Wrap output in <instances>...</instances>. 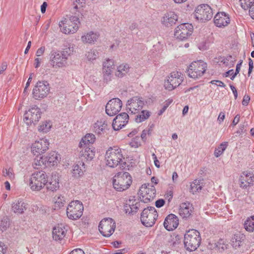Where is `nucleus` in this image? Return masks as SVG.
I'll use <instances>...</instances> for the list:
<instances>
[{"label":"nucleus","mask_w":254,"mask_h":254,"mask_svg":"<svg viewBox=\"0 0 254 254\" xmlns=\"http://www.w3.org/2000/svg\"><path fill=\"white\" fill-rule=\"evenodd\" d=\"M61 155L56 151H51L46 155L35 157L32 163L34 169H39L42 166L51 168L57 166L60 162Z\"/></svg>","instance_id":"nucleus-1"},{"label":"nucleus","mask_w":254,"mask_h":254,"mask_svg":"<svg viewBox=\"0 0 254 254\" xmlns=\"http://www.w3.org/2000/svg\"><path fill=\"white\" fill-rule=\"evenodd\" d=\"M123 152L121 148L117 146L110 147L105 154V163L110 168H116L120 166L124 160Z\"/></svg>","instance_id":"nucleus-2"},{"label":"nucleus","mask_w":254,"mask_h":254,"mask_svg":"<svg viewBox=\"0 0 254 254\" xmlns=\"http://www.w3.org/2000/svg\"><path fill=\"white\" fill-rule=\"evenodd\" d=\"M132 183V177L127 172H118L112 179L113 188L119 192H123L128 190Z\"/></svg>","instance_id":"nucleus-3"},{"label":"nucleus","mask_w":254,"mask_h":254,"mask_svg":"<svg viewBox=\"0 0 254 254\" xmlns=\"http://www.w3.org/2000/svg\"><path fill=\"white\" fill-rule=\"evenodd\" d=\"M47 174L43 170L34 172L29 178V186L32 191H39L45 186Z\"/></svg>","instance_id":"nucleus-4"},{"label":"nucleus","mask_w":254,"mask_h":254,"mask_svg":"<svg viewBox=\"0 0 254 254\" xmlns=\"http://www.w3.org/2000/svg\"><path fill=\"white\" fill-rule=\"evenodd\" d=\"M207 67V64L203 61H194L190 63L188 66L187 73L188 76L191 78L198 79L204 75Z\"/></svg>","instance_id":"nucleus-5"},{"label":"nucleus","mask_w":254,"mask_h":254,"mask_svg":"<svg viewBox=\"0 0 254 254\" xmlns=\"http://www.w3.org/2000/svg\"><path fill=\"white\" fill-rule=\"evenodd\" d=\"M80 24L79 18L75 16L64 18L59 22L60 31L65 34H74L77 31Z\"/></svg>","instance_id":"nucleus-6"},{"label":"nucleus","mask_w":254,"mask_h":254,"mask_svg":"<svg viewBox=\"0 0 254 254\" xmlns=\"http://www.w3.org/2000/svg\"><path fill=\"white\" fill-rule=\"evenodd\" d=\"M200 242V233L196 230H189L184 236L185 247L190 252L196 250L199 247Z\"/></svg>","instance_id":"nucleus-7"},{"label":"nucleus","mask_w":254,"mask_h":254,"mask_svg":"<svg viewBox=\"0 0 254 254\" xmlns=\"http://www.w3.org/2000/svg\"><path fill=\"white\" fill-rule=\"evenodd\" d=\"M84 206L78 200H72L68 203L66 209L67 217L71 220H77L83 215Z\"/></svg>","instance_id":"nucleus-8"},{"label":"nucleus","mask_w":254,"mask_h":254,"mask_svg":"<svg viewBox=\"0 0 254 254\" xmlns=\"http://www.w3.org/2000/svg\"><path fill=\"white\" fill-rule=\"evenodd\" d=\"M42 115L41 109L37 106H33L25 112L23 121L28 127L35 126L41 119Z\"/></svg>","instance_id":"nucleus-9"},{"label":"nucleus","mask_w":254,"mask_h":254,"mask_svg":"<svg viewBox=\"0 0 254 254\" xmlns=\"http://www.w3.org/2000/svg\"><path fill=\"white\" fill-rule=\"evenodd\" d=\"M50 142L46 137H42L35 140L30 145L31 153L35 156L43 155L49 149Z\"/></svg>","instance_id":"nucleus-10"},{"label":"nucleus","mask_w":254,"mask_h":254,"mask_svg":"<svg viewBox=\"0 0 254 254\" xmlns=\"http://www.w3.org/2000/svg\"><path fill=\"white\" fill-rule=\"evenodd\" d=\"M184 76L181 72L172 71L164 81V87L168 91H172L178 87L183 81Z\"/></svg>","instance_id":"nucleus-11"},{"label":"nucleus","mask_w":254,"mask_h":254,"mask_svg":"<svg viewBox=\"0 0 254 254\" xmlns=\"http://www.w3.org/2000/svg\"><path fill=\"white\" fill-rule=\"evenodd\" d=\"M193 26L189 23H182L177 26L174 30V37L180 41L188 40L192 34Z\"/></svg>","instance_id":"nucleus-12"},{"label":"nucleus","mask_w":254,"mask_h":254,"mask_svg":"<svg viewBox=\"0 0 254 254\" xmlns=\"http://www.w3.org/2000/svg\"><path fill=\"white\" fill-rule=\"evenodd\" d=\"M158 217V213L154 207L144 208L141 214V221L146 227H152Z\"/></svg>","instance_id":"nucleus-13"},{"label":"nucleus","mask_w":254,"mask_h":254,"mask_svg":"<svg viewBox=\"0 0 254 254\" xmlns=\"http://www.w3.org/2000/svg\"><path fill=\"white\" fill-rule=\"evenodd\" d=\"M194 15L198 21L202 22H205L212 18L213 16L212 9L208 4H200L196 7Z\"/></svg>","instance_id":"nucleus-14"},{"label":"nucleus","mask_w":254,"mask_h":254,"mask_svg":"<svg viewBox=\"0 0 254 254\" xmlns=\"http://www.w3.org/2000/svg\"><path fill=\"white\" fill-rule=\"evenodd\" d=\"M49 92L50 87L47 82L38 81L33 89V97L36 100H40L46 97Z\"/></svg>","instance_id":"nucleus-15"},{"label":"nucleus","mask_w":254,"mask_h":254,"mask_svg":"<svg viewBox=\"0 0 254 254\" xmlns=\"http://www.w3.org/2000/svg\"><path fill=\"white\" fill-rule=\"evenodd\" d=\"M138 194L142 201L148 202L155 197V188L149 184H143L139 189Z\"/></svg>","instance_id":"nucleus-16"},{"label":"nucleus","mask_w":254,"mask_h":254,"mask_svg":"<svg viewBox=\"0 0 254 254\" xmlns=\"http://www.w3.org/2000/svg\"><path fill=\"white\" fill-rule=\"evenodd\" d=\"M116 223L114 220L110 218L102 219L99 225V230L104 237L111 236L115 231Z\"/></svg>","instance_id":"nucleus-17"},{"label":"nucleus","mask_w":254,"mask_h":254,"mask_svg":"<svg viewBox=\"0 0 254 254\" xmlns=\"http://www.w3.org/2000/svg\"><path fill=\"white\" fill-rule=\"evenodd\" d=\"M144 101L141 98L133 97L128 100L127 108L128 113L132 114L139 113L144 106Z\"/></svg>","instance_id":"nucleus-18"},{"label":"nucleus","mask_w":254,"mask_h":254,"mask_svg":"<svg viewBox=\"0 0 254 254\" xmlns=\"http://www.w3.org/2000/svg\"><path fill=\"white\" fill-rule=\"evenodd\" d=\"M246 240V236L244 233L241 231H237L233 235L230 244L234 250L244 252V250L243 248Z\"/></svg>","instance_id":"nucleus-19"},{"label":"nucleus","mask_w":254,"mask_h":254,"mask_svg":"<svg viewBox=\"0 0 254 254\" xmlns=\"http://www.w3.org/2000/svg\"><path fill=\"white\" fill-rule=\"evenodd\" d=\"M115 69V62L110 59H106L102 64V74L104 80L106 81L111 80Z\"/></svg>","instance_id":"nucleus-20"},{"label":"nucleus","mask_w":254,"mask_h":254,"mask_svg":"<svg viewBox=\"0 0 254 254\" xmlns=\"http://www.w3.org/2000/svg\"><path fill=\"white\" fill-rule=\"evenodd\" d=\"M122 102L119 98L110 100L106 106V113L110 116L117 114L121 110Z\"/></svg>","instance_id":"nucleus-21"},{"label":"nucleus","mask_w":254,"mask_h":254,"mask_svg":"<svg viewBox=\"0 0 254 254\" xmlns=\"http://www.w3.org/2000/svg\"><path fill=\"white\" fill-rule=\"evenodd\" d=\"M46 184L45 186L46 190L49 191L55 192L58 190L60 187V177L56 173H53L48 177L47 176Z\"/></svg>","instance_id":"nucleus-22"},{"label":"nucleus","mask_w":254,"mask_h":254,"mask_svg":"<svg viewBox=\"0 0 254 254\" xmlns=\"http://www.w3.org/2000/svg\"><path fill=\"white\" fill-rule=\"evenodd\" d=\"M50 61L51 65L56 69L64 67L67 64L66 58L59 52H53L51 54Z\"/></svg>","instance_id":"nucleus-23"},{"label":"nucleus","mask_w":254,"mask_h":254,"mask_svg":"<svg viewBox=\"0 0 254 254\" xmlns=\"http://www.w3.org/2000/svg\"><path fill=\"white\" fill-rule=\"evenodd\" d=\"M230 15L224 12H217L214 17L215 25L219 28H224L230 24Z\"/></svg>","instance_id":"nucleus-24"},{"label":"nucleus","mask_w":254,"mask_h":254,"mask_svg":"<svg viewBox=\"0 0 254 254\" xmlns=\"http://www.w3.org/2000/svg\"><path fill=\"white\" fill-rule=\"evenodd\" d=\"M129 116L126 113H122L114 119L112 127L115 130H119L125 127L128 122Z\"/></svg>","instance_id":"nucleus-25"},{"label":"nucleus","mask_w":254,"mask_h":254,"mask_svg":"<svg viewBox=\"0 0 254 254\" xmlns=\"http://www.w3.org/2000/svg\"><path fill=\"white\" fill-rule=\"evenodd\" d=\"M254 180V174L250 171L243 172L239 179L240 187L244 189H247L253 184Z\"/></svg>","instance_id":"nucleus-26"},{"label":"nucleus","mask_w":254,"mask_h":254,"mask_svg":"<svg viewBox=\"0 0 254 254\" xmlns=\"http://www.w3.org/2000/svg\"><path fill=\"white\" fill-rule=\"evenodd\" d=\"M79 148V157L86 161L92 160L95 156V148L89 146L78 147Z\"/></svg>","instance_id":"nucleus-27"},{"label":"nucleus","mask_w":254,"mask_h":254,"mask_svg":"<svg viewBox=\"0 0 254 254\" xmlns=\"http://www.w3.org/2000/svg\"><path fill=\"white\" fill-rule=\"evenodd\" d=\"M164 226L168 231H173L179 225V219L175 214H170L165 219Z\"/></svg>","instance_id":"nucleus-28"},{"label":"nucleus","mask_w":254,"mask_h":254,"mask_svg":"<svg viewBox=\"0 0 254 254\" xmlns=\"http://www.w3.org/2000/svg\"><path fill=\"white\" fill-rule=\"evenodd\" d=\"M99 34L98 33L90 31L84 32L81 36V42L86 44H94L98 39Z\"/></svg>","instance_id":"nucleus-29"},{"label":"nucleus","mask_w":254,"mask_h":254,"mask_svg":"<svg viewBox=\"0 0 254 254\" xmlns=\"http://www.w3.org/2000/svg\"><path fill=\"white\" fill-rule=\"evenodd\" d=\"M178 16L174 11L167 12L163 16L161 22L167 27H171L175 24L178 21Z\"/></svg>","instance_id":"nucleus-30"},{"label":"nucleus","mask_w":254,"mask_h":254,"mask_svg":"<svg viewBox=\"0 0 254 254\" xmlns=\"http://www.w3.org/2000/svg\"><path fill=\"white\" fill-rule=\"evenodd\" d=\"M85 165L82 161H78L72 166L71 174L74 178H79L83 175L85 172Z\"/></svg>","instance_id":"nucleus-31"},{"label":"nucleus","mask_w":254,"mask_h":254,"mask_svg":"<svg viewBox=\"0 0 254 254\" xmlns=\"http://www.w3.org/2000/svg\"><path fill=\"white\" fill-rule=\"evenodd\" d=\"M66 234V230L64 226L58 225L53 230V238L56 241L63 240Z\"/></svg>","instance_id":"nucleus-32"},{"label":"nucleus","mask_w":254,"mask_h":254,"mask_svg":"<svg viewBox=\"0 0 254 254\" xmlns=\"http://www.w3.org/2000/svg\"><path fill=\"white\" fill-rule=\"evenodd\" d=\"M192 208V205L190 203H182L180 206L179 214L183 218H188L191 215Z\"/></svg>","instance_id":"nucleus-33"},{"label":"nucleus","mask_w":254,"mask_h":254,"mask_svg":"<svg viewBox=\"0 0 254 254\" xmlns=\"http://www.w3.org/2000/svg\"><path fill=\"white\" fill-rule=\"evenodd\" d=\"M65 202V199L63 195L57 194L53 198L52 207L54 210H59L64 205Z\"/></svg>","instance_id":"nucleus-34"},{"label":"nucleus","mask_w":254,"mask_h":254,"mask_svg":"<svg viewBox=\"0 0 254 254\" xmlns=\"http://www.w3.org/2000/svg\"><path fill=\"white\" fill-rule=\"evenodd\" d=\"M96 141V137L93 133H87L81 139L78 147L89 146L93 144Z\"/></svg>","instance_id":"nucleus-35"},{"label":"nucleus","mask_w":254,"mask_h":254,"mask_svg":"<svg viewBox=\"0 0 254 254\" xmlns=\"http://www.w3.org/2000/svg\"><path fill=\"white\" fill-rule=\"evenodd\" d=\"M53 127V123L50 120L42 121L37 127L38 131L42 133H47L50 132Z\"/></svg>","instance_id":"nucleus-36"},{"label":"nucleus","mask_w":254,"mask_h":254,"mask_svg":"<svg viewBox=\"0 0 254 254\" xmlns=\"http://www.w3.org/2000/svg\"><path fill=\"white\" fill-rule=\"evenodd\" d=\"M129 68V65L127 63L120 64L117 67L116 75L119 77H122L128 72Z\"/></svg>","instance_id":"nucleus-37"},{"label":"nucleus","mask_w":254,"mask_h":254,"mask_svg":"<svg viewBox=\"0 0 254 254\" xmlns=\"http://www.w3.org/2000/svg\"><path fill=\"white\" fill-rule=\"evenodd\" d=\"M26 204L22 200H18L14 202L12 206V210L17 214H22L26 210Z\"/></svg>","instance_id":"nucleus-38"},{"label":"nucleus","mask_w":254,"mask_h":254,"mask_svg":"<svg viewBox=\"0 0 254 254\" xmlns=\"http://www.w3.org/2000/svg\"><path fill=\"white\" fill-rule=\"evenodd\" d=\"M137 203L135 200L129 199L128 201L125 205L124 208L126 213L130 214L136 211L138 208Z\"/></svg>","instance_id":"nucleus-39"},{"label":"nucleus","mask_w":254,"mask_h":254,"mask_svg":"<svg viewBox=\"0 0 254 254\" xmlns=\"http://www.w3.org/2000/svg\"><path fill=\"white\" fill-rule=\"evenodd\" d=\"M202 188L201 181L199 180L195 179L190 183V192L192 194H194L197 192L200 191Z\"/></svg>","instance_id":"nucleus-40"},{"label":"nucleus","mask_w":254,"mask_h":254,"mask_svg":"<svg viewBox=\"0 0 254 254\" xmlns=\"http://www.w3.org/2000/svg\"><path fill=\"white\" fill-rule=\"evenodd\" d=\"M245 229L249 232L254 231V216L248 217L244 223Z\"/></svg>","instance_id":"nucleus-41"},{"label":"nucleus","mask_w":254,"mask_h":254,"mask_svg":"<svg viewBox=\"0 0 254 254\" xmlns=\"http://www.w3.org/2000/svg\"><path fill=\"white\" fill-rule=\"evenodd\" d=\"M107 125L104 121H98L94 124V131L96 133L100 134L107 128Z\"/></svg>","instance_id":"nucleus-42"},{"label":"nucleus","mask_w":254,"mask_h":254,"mask_svg":"<svg viewBox=\"0 0 254 254\" xmlns=\"http://www.w3.org/2000/svg\"><path fill=\"white\" fill-rule=\"evenodd\" d=\"M228 145L227 141L221 143L217 148H215L214 155L216 157L220 156L226 150Z\"/></svg>","instance_id":"nucleus-43"},{"label":"nucleus","mask_w":254,"mask_h":254,"mask_svg":"<svg viewBox=\"0 0 254 254\" xmlns=\"http://www.w3.org/2000/svg\"><path fill=\"white\" fill-rule=\"evenodd\" d=\"M135 120L137 123H141L147 119L150 116V113L147 110H142L138 113Z\"/></svg>","instance_id":"nucleus-44"},{"label":"nucleus","mask_w":254,"mask_h":254,"mask_svg":"<svg viewBox=\"0 0 254 254\" xmlns=\"http://www.w3.org/2000/svg\"><path fill=\"white\" fill-rule=\"evenodd\" d=\"M98 56V52L95 49L90 50L86 53L85 57L89 61H93L96 59Z\"/></svg>","instance_id":"nucleus-45"},{"label":"nucleus","mask_w":254,"mask_h":254,"mask_svg":"<svg viewBox=\"0 0 254 254\" xmlns=\"http://www.w3.org/2000/svg\"><path fill=\"white\" fill-rule=\"evenodd\" d=\"M2 174L4 177H8L10 180H13L15 179V175L12 169H3Z\"/></svg>","instance_id":"nucleus-46"},{"label":"nucleus","mask_w":254,"mask_h":254,"mask_svg":"<svg viewBox=\"0 0 254 254\" xmlns=\"http://www.w3.org/2000/svg\"><path fill=\"white\" fill-rule=\"evenodd\" d=\"M73 52V47H67L63 49L60 53L67 60L68 57Z\"/></svg>","instance_id":"nucleus-47"},{"label":"nucleus","mask_w":254,"mask_h":254,"mask_svg":"<svg viewBox=\"0 0 254 254\" xmlns=\"http://www.w3.org/2000/svg\"><path fill=\"white\" fill-rule=\"evenodd\" d=\"M9 221L7 217H4L0 221V229L3 231L5 230L9 227Z\"/></svg>","instance_id":"nucleus-48"},{"label":"nucleus","mask_w":254,"mask_h":254,"mask_svg":"<svg viewBox=\"0 0 254 254\" xmlns=\"http://www.w3.org/2000/svg\"><path fill=\"white\" fill-rule=\"evenodd\" d=\"M254 0H240L241 7L245 10L249 8L251 4L254 2Z\"/></svg>","instance_id":"nucleus-49"},{"label":"nucleus","mask_w":254,"mask_h":254,"mask_svg":"<svg viewBox=\"0 0 254 254\" xmlns=\"http://www.w3.org/2000/svg\"><path fill=\"white\" fill-rule=\"evenodd\" d=\"M84 0H75L73 2V8L76 10H79L83 7L84 2Z\"/></svg>","instance_id":"nucleus-50"},{"label":"nucleus","mask_w":254,"mask_h":254,"mask_svg":"<svg viewBox=\"0 0 254 254\" xmlns=\"http://www.w3.org/2000/svg\"><path fill=\"white\" fill-rule=\"evenodd\" d=\"M222 62L227 66L233 65L234 63V58L232 56L229 55L223 59Z\"/></svg>","instance_id":"nucleus-51"},{"label":"nucleus","mask_w":254,"mask_h":254,"mask_svg":"<svg viewBox=\"0 0 254 254\" xmlns=\"http://www.w3.org/2000/svg\"><path fill=\"white\" fill-rule=\"evenodd\" d=\"M130 145L132 147H137L140 145L139 137L136 136L134 138V140L130 142Z\"/></svg>","instance_id":"nucleus-52"},{"label":"nucleus","mask_w":254,"mask_h":254,"mask_svg":"<svg viewBox=\"0 0 254 254\" xmlns=\"http://www.w3.org/2000/svg\"><path fill=\"white\" fill-rule=\"evenodd\" d=\"M242 64V61H241L239 63L237 64L235 74L231 77V80H234L237 74H238L240 71L241 65Z\"/></svg>","instance_id":"nucleus-53"},{"label":"nucleus","mask_w":254,"mask_h":254,"mask_svg":"<svg viewBox=\"0 0 254 254\" xmlns=\"http://www.w3.org/2000/svg\"><path fill=\"white\" fill-rule=\"evenodd\" d=\"M212 84H215L217 86L225 87L226 85L221 81L220 80H212L210 82Z\"/></svg>","instance_id":"nucleus-54"},{"label":"nucleus","mask_w":254,"mask_h":254,"mask_svg":"<svg viewBox=\"0 0 254 254\" xmlns=\"http://www.w3.org/2000/svg\"><path fill=\"white\" fill-rule=\"evenodd\" d=\"M250 97L249 95H245L242 101V104L244 106H247L250 102Z\"/></svg>","instance_id":"nucleus-55"},{"label":"nucleus","mask_w":254,"mask_h":254,"mask_svg":"<svg viewBox=\"0 0 254 254\" xmlns=\"http://www.w3.org/2000/svg\"><path fill=\"white\" fill-rule=\"evenodd\" d=\"M33 73H32L30 74V76L26 82V86H25V87L24 88V93L26 92V90L29 87V86H30V83L32 81V77H33Z\"/></svg>","instance_id":"nucleus-56"},{"label":"nucleus","mask_w":254,"mask_h":254,"mask_svg":"<svg viewBox=\"0 0 254 254\" xmlns=\"http://www.w3.org/2000/svg\"><path fill=\"white\" fill-rule=\"evenodd\" d=\"M165 204V200L163 199H159L155 202V206L160 208L163 206Z\"/></svg>","instance_id":"nucleus-57"},{"label":"nucleus","mask_w":254,"mask_h":254,"mask_svg":"<svg viewBox=\"0 0 254 254\" xmlns=\"http://www.w3.org/2000/svg\"><path fill=\"white\" fill-rule=\"evenodd\" d=\"M6 252V247L4 243H0V254H5Z\"/></svg>","instance_id":"nucleus-58"},{"label":"nucleus","mask_w":254,"mask_h":254,"mask_svg":"<svg viewBox=\"0 0 254 254\" xmlns=\"http://www.w3.org/2000/svg\"><path fill=\"white\" fill-rule=\"evenodd\" d=\"M45 51V47H41V48H39L37 52H36V56L40 57L43 55L44 52Z\"/></svg>","instance_id":"nucleus-59"},{"label":"nucleus","mask_w":254,"mask_h":254,"mask_svg":"<svg viewBox=\"0 0 254 254\" xmlns=\"http://www.w3.org/2000/svg\"><path fill=\"white\" fill-rule=\"evenodd\" d=\"M225 113L224 112H221L219 113V115L218 119H217V121L219 124H221V123H222L223 122V121L225 119Z\"/></svg>","instance_id":"nucleus-60"},{"label":"nucleus","mask_w":254,"mask_h":254,"mask_svg":"<svg viewBox=\"0 0 254 254\" xmlns=\"http://www.w3.org/2000/svg\"><path fill=\"white\" fill-rule=\"evenodd\" d=\"M69 254H85V253L82 250L76 249L72 250Z\"/></svg>","instance_id":"nucleus-61"},{"label":"nucleus","mask_w":254,"mask_h":254,"mask_svg":"<svg viewBox=\"0 0 254 254\" xmlns=\"http://www.w3.org/2000/svg\"><path fill=\"white\" fill-rule=\"evenodd\" d=\"M249 14L251 17L254 19V2L251 4L249 8Z\"/></svg>","instance_id":"nucleus-62"},{"label":"nucleus","mask_w":254,"mask_h":254,"mask_svg":"<svg viewBox=\"0 0 254 254\" xmlns=\"http://www.w3.org/2000/svg\"><path fill=\"white\" fill-rule=\"evenodd\" d=\"M7 64L5 63H3L0 66V75L2 74L3 72L6 69Z\"/></svg>","instance_id":"nucleus-63"},{"label":"nucleus","mask_w":254,"mask_h":254,"mask_svg":"<svg viewBox=\"0 0 254 254\" xmlns=\"http://www.w3.org/2000/svg\"><path fill=\"white\" fill-rule=\"evenodd\" d=\"M47 6V3L46 2H44L42 5L41 6V11L42 13H44L46 10V7Z\"/></svg>","instance_id":"nucleus-64"}]
</instances>
